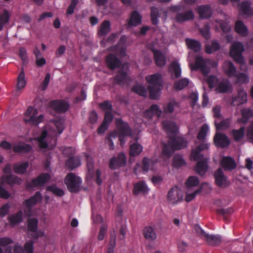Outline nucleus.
<instances>
[{"label": "nucleus", "mask_w": 253, "mask_h": 253, "mask_svg": "<svg viewBox=\"0 0 253 253\" xmlns=\"http://www.w3.org/2000/svg\"><path fill=\"white\" fill-rule=\"evenodd\" d=\"M162 125L169 137L168 144L163 143L161 157L166 160L171 157L174 150L185 147L187 142L183 138L176 136L177 127L174 122L165 121L162 122Z\"/></svg>", "instance_id": "f257e3e1"}, {"label": "nucleus", "mask_w": 253, "mask_h": 253, "mask_svg": "<svg viewBox=\"0 0 253 253\" xmlns=\"http://www.w3.org/2000/svg\"><path fill=\"white\" fill-rule=\"evenodd\" d=\"M64 129L63 120L55 121L46 126L40 137L36 138L41 149H53L56 145L55 137L57 134H61Z\"/></svg>", "instance_id": "f03ea898"}, {"label": "nucleus", "mask_w": 253, "mask_h": 253, "mask_svg": "<svg viewBox=\"0 0 253 253\" xmlns=\"http://www.w3.org/2000/svg\"><path fill=\"white\" fill-rule=\"evenodd\" d=\"M145 80L149 84L148 89L151 99H156L160 96V93L163 87V79L162 75L156 73L148 75Z\"/></svg>", "instance_id": "7ed1b4c3"}, {"label": "nucleus", "mask_w": 253, "mask_h": 253, "mask_svg": "<svg viewBox=\"0 0 253 253\" xmlns=\"http://www.w3.org/2000/svg\"><path fill=\"white\" fill-rule=\"evenodd\" d=\"M209 147L208 143L202 144L192 151L191 158L195 161L199 160L195 167V171L201 175H203L206 173L208 169V165L206 160L200 161L203 159V156L200 154V152L203 150L208 149Z\"/></svg>", "instance_id": "20e7f679"}, {"label": "nucleus", "mask_w": 253, "mask_h": 253, "mask_svg": "<svg viewBox=\"0 0 253 253\" xmlns=\"http://www.w3.org/2000/svg\"><path fill=\"white\" fill-rule=\"evenodd\" d=\"M192 70H199L202 74L206 76L211 71V67H216V62L210 59H205L202 56L198 55L195 58V62L189 65Z\"/></svg>", "instance_id": "39448f33"}, {"label": "nucleus", "mask_w": 253, "mask_h": 253, "mask_svg": "<svg viewBox=\"0 0 253 253\" xmlns=\"http://www.w3.org/2000/svg\"><path fill=\"white\" fill-rule=\"evenodd\" d=\"M65 183L69 191L77 193L81 189L82 179L80 177L71 172L66 176Z\"/></svg>", "instance_id": "423d86ee"}, {"label": "nucleus", "mask_w": 253, "mask_h": 253, "mask_svg": "<svg viewBox=\"0 0 253 253\" xmlns=\"http://www.w3.org/2000/svg\"><path fill=\"white\" fill-rule=\"evenodd\" d=\"M38 110L31 106L28 107L25 113L24 121L32 125H38L43 120V116L42 114L37 116Z\"/></svg>", "instance_id": "0eeeda50"}, {"label": "nucleus", "mask_w": 253, "mask_h": 253, "mask_svg": "<svg viewBox=\"0 0 253 253\" xmlns=\"http://www.w3.org/2000/svg\"><path fill=\"white\" fill-rule=\"evenodd\" d=\"M116 122L119 129L118 136L119 140L120 141L121 145L123 146L125 143L124 137L130 136L132 138V134L127 124L124 122L120 119H117Z\"/></svg>", "instance_id": "6e6552de"}, {"label": "nucleus", "mask_w": 253, "mask_h": 253, "mask_svg": "<svg viewBox=\"0 0 253 253\" xmlns=\"http://www.w3.org/2000/svg\"><path fill=\"white\" fill-rule=\"evenodd\" d=\"M244 50L243 44L240 42H235L230 48V55L237 63L243 65L245 63L242 52Z\"/></svg>", "instance_id": "1a4fd4ad"}, {"label": "nucleus", "mask_w": 253, "mask_h": 253, "mask_svg": "<svg viewBox=\"0 0 253 253\" xmlns=\"http://www.w3.org/2000/svg\"><path fill=\"white\" fill-rule=\"evenodd\" d=\"M183 198V194L182 190L177 186L171 188L167 195L169 202L172 204H176L180 202L182 200Z\"/></svg>", "instance_id": "9d476101"}, {"label": "nucleus", "mask_w": 253, "mask_h": 253, "mask_svg": "<svg viewBox=\"0 0 253 253\" xmlns=\"http://www.w3.org/2000/svg\"><path fill=\"white\" fill-rule=\"evenodd\" d=\"M214 178L215 184L221 188H225L230 184V180L224 175L221 168L218 169L214 172Z\"/></svg>", "instance_id": "9b49d317"}, {"label": "nucleus", "mask_w": 253, "mask_h": 253, "mask_svg": "<svg viewBox=\"0 0 253 253\" xmlns=\"http://www.w3.org/2000/svg\"><path fill=\"white\" fill-rule=\"evenodd\" d=\"M247 101V93L243 88L238 89L237 95L232 96L231 104L234 106H238Z\"/></svg>", "instance_id": "f8f14e48"}, {"label": "nucleus", "mask_w": 253, "mask_h": 253, "mask_svg": "<svg viewBox=\"0 0 253 253\" xmlns=\"http://www.w3.org/2000/svg\"><path fill=\"white\" fill-rule=\"evenodd\" d=\"M128 69L127 64L123 65L121 71H120L114 78L115 84H123L129 80V77L127 74Z\"/></svg>", "instance_id": "ddd939ff"}, {"label": "nucleus", "mask_w": 253, "mask_h": 253, "mask_svg": "<svg viewBox=\"0 0 253 253\" xmlns=\"http://www.w3.org/2000/svg\"><path fill=\"white\" fill-rule=\"evenodd\" d=\"M214 141L216 146L222 148L229 145L230 140L224 133L216 132L214 137Z\"/></svg>", "instance_id": "4468645a"}, {"label": "nucleus", "mask_w": 253, "mask_h": 253, "mask_svg": "<svg viewBox=\"0 0 253 253\" xmlns=\"http://www.w3.org/2000/svg\"><path fill=\"white\" fill-rule=\"evenodd\" d=\"M222 70L224 73L229 78H233L237 76L236 68L230 61H226L224 62Z\"/></svg>", "instance_id": "2eb2a0df"}, {"label": "nucleus", "mask_w": 253, "mask_h": 253, "mask_svg": "<svg viewBox=\"0 0 253 253\" xmlns=\"http://www.w3.org/2000/svg\"><path fill=\"white\" fill-rule=\"evenodd\" d=\"M51 109L56 112L61 113L66 111L69 108V104L63 100H54L50 103Z\"/></svg>", "instance_id": "dca6fc26"}, {"label": "nucleus", "mask_w": 253, "mask_h": 253, "mask_svg": "<svg viewBox=\"0 0 253 253\" xmlns=\"http://www.w3.org/2000/svg\"><path fill=\"white\" fill-rule=\"evenodd\" d=\"M38 220L35 218H31L28 220V229L32 231L33 233L31 235V236L37 239L39 237L42 236L43 235V233L42 232H37V228H38Z\"/></svg>", "instance_id": "f3484780"}, {"label": "nucleus", "mask_w": 253, "mask_h": 253, "mask_svg": "<svg viewBox=\"0 0 253 253\" xmlns=\"http://www.w3.org/2000/svg\"><path fill=\"white\" fill-rule=\"evenodd\" d=\"M232 89V85L229 81L227 80L223 79L219 82L215 88V91L218 93H226L231 91Z\"/></svg>", "instance_id": "a211bd4d"}, {"label": "nucleus", "mask_w": 253, "mask_h": 253, "mask_svg": "<svg viewBox=\"0 0 253 253\" xmlns=\"http://www.w3.org/2000/svg\"><path fill=\"white\" fill-rule=\"evenodd\" d=\"M139 137L136 136L134 138V142L133 140L130 141L131 143L130 145V155L132 156H136L138 155L142 151L143 147L138 143H137Z\"/></svg>", "instance_id": "6ab92c4d"}, {"label": "nucleus", "mask_w": 253, "mask_h": 253, "mask_svg": "<svg viewBox=\"0 0 253 253\" xmlns=\"http://www.w3.org/2000/svg\"><path fill=\"white\" fill-rule=\"evenodd\" d=\"M194 14L192 11L188 10L182 13H178L175 17V19L178 23H182L186 21H188L194 19Z\"/></svg>", "instance_id": "aec40b11"}, {"label": "nucleus", "mask_w": 253, "mask_h": 253, "mask_svg": "<svg viewBox=\"0 0 253 253\" xmlns=\"http://www.w3.org/2000/svg\"><path fill=\"white\" fill-rule=\"evenodd\" d=\"M211 189V186L209 184L207 183H204L201 185V186L200 189L195 191L193 193L190 194H187L186 195L185 200L186 202H189L192 201L193 199L195 198L196 196L201 192L202 191L205 190L207 192H208V190H210Z\"/></svg>", "instance_id": "412c9836"}, {"label": "nucleus", "mask_w": 253, "mask_h": 253, "mask_svg": "<svg viewBox=\"0 0 253 253\" xmlns=\"http://www.w3.org/2000/svg\"><path fill=\"white\" fill-rule=\"evenodd\" d=\"M50 178L47 173H43L40 175L37 178L33 179L30 184V187L41 186L46 183Z\"/></svg>", "instance_id": "4be33fe9"}, {"label": "nucleus", "mask_w": 253, "mask_h": 253, "mask_svg": "<svg viewBox=\"0 0 253 253\" xmlns=\"http://www.w3.org/2000/svg\"><path fill=\"white\" fill-rule=\"evenodd\" d=\"M220 165L226 170H231L236 167L235 161L229 157H223L220 162Z\"/></svg>", "instance_id": "5701e85b"}, {"label": "nucleus", "mask_w": 253, "mask_h": 253, "mask_svg": "<svg viewBox=\"0 0 253 253\" xmlns=\"http://www.w3.org/2000/svg\"><path fill=\"white\" fill-rule=\"evenodd\" d=\"M142 234L145 239L149 241H153L157 237L155 230L151 226L145 227L143 229Z\"/></svg>", "instance_id": "b1692460"}, {"label": "nucleus", "mask_w": 253, "mask_h": 253, "mask_svg": "<svg viewBox=\"0 0 253 253\" xmlns=\"http://www.w3.org/2000/svg\"><path fill=\"white\" fill-rule=\"evenodd\" d=\"M42 199V196L41 193L40 192H37L34 196L25 200L24 204L26 205L27 208H31L41 201Z\"/></svg>", "instance_id": "393cba45"}, {"label": "nucleus", "mask_w": 253, "mask_h": 253, "mask_svg": "<svg viewBox=\"0 0 253 253\" xmlns=\"http://www.w3.org/2000/svg\"><path fill=\"white\" fill-rule=\"evenodd\" d=\"M154 59L156 65L159 67H163L166 64L165 56L159 50L153 49Z\"/></svg>", "instance_id": "a878e982"}, {"label": "nucleus", "mask_w": 253, "mask_h": 253, "mask_svg": "<svg viewBox=\"0 0 253 253\" xmlns=\"http://www.w3.org/2000/svg\"><path fill=\"white\" fill-rule=\"evenodd\" d=\"M106 62L107 66L111 69L118 67L121 63L120 60L112 54L106 56Z\"/></svg>", "instance_id": "bb28decb"}, {"label": "nucleus", "mask_w": 253, "mask_h": 253, "mask_svg": "<svg viewBox=\"0 0 253 253\" xmlns=\"http://www.w3.org/2000/svg\"><path fill=\"white\" fill-rule=\"evenodd\" d=\"M21 182V179L18 177L17 176L9 174L8 175H3L1 180V183H7L9 184H19Z\"/></svg>", "instance_id": "cd10ccee"}, {"label": "nucleus", "mask_w": 253, "mask_h": 253, "mask_svg": "<svg viewBox=\"0 0 253 253\" xmlns=\"http://www.w3.org/2000/svg\"><path fill=\"white\" fill-rule=\"evenodd\" d=\"M231 123V119L230 118L224 119L220 122H218L217 119H215L214 121V124L217 130H223L228 129L230 127Z\"/></svg>", "instance_id": "c85d7f7f"}, {"label": "nucleus", "mask_w": 253, "mask_h": 253, "mask_svg": "<svg viewBox=\"0 0 253 253\" xmlns=\"http://www.w3.org/2000/svg\"><path fill=\"white\" fill-rule=\"evenodd\" d=\"M13 151L18 153H27L32 150V147L29 144L20 142L13 146Z\"/></svg>", "instance_id": "c756f323"}, {"label": "nucleus", "mask_w": 253, "mask_h": 253, "mask_svg": "<svg viewBox=\"0 0 253 253\" xmlns=\"http://www.w3.org/2000/svg\"><path fill=\"white\" fill-rule=\"evenodd\" d=\"M240 14L246 16L253 15V9L250 7V3L248 1L242 2L240 5Z\"/></svg>", "instance_id": "7c9ffc66"}, {"label": "nucleus", "mask_w": 253, "mask_h": 253, "mask_svg": "<svg viewBox=\"0 0 253 253\" xmlns=\"http://www.w3.org/2000/svg\"><path fill=\"white\" fill-rule=\"evenodd\" d=\"M200 17L202 18H209L211 15V10L208 5H202L197 8Z\"/></svg>", "instance_id": "2f4dec72"}, {"label": "nucleus", "mask_w": 253, "mask_h": 253, "mask_svg": "<svg viewBox=\"0 0 253 253\" xmlns=\"http://www.w3.org/2000/svg\"><path fill=\"white\" fill-rule=\"evenodd\" d=\"M111 31V23L108 20L104 21L101 24L98 31V34L100 36H105Z\"/></svg>", "instance_id": "473e14b6"}, {"label": "nucleus", "mask_w": 253, "mask_h": 253, "mask_svg": "<svg viewBox=\"0 0 253 253\" xmlns=\"http://www.w3.org/2000/svg\"><path fill=\"white\" fill-rule=\"evenodd\" d=\"M185 42L188 47L195 52H198L201 50V45L198 41L191 39H186Z\"/></svg>", "instance_id": "72a5a7b5"}, {"label": "nucleus", "mask_w": 253, "mask_h": 253, "mask_svg": "<svg viewBox=\"0 0 253 253\" xmlns=\"http://www.w3.org/2000/svg\"><path fill=\"white\" fill-rule=\"evenodd\" d=\"M205 239L207 243L212 246H217L221 242V237L219 235H210L207 234Z\"/></svg>", "instance_id": "f704fd0d"}, {"label": "nucleus", "mask_w": 253, "mask_h": 253, "mask_svg": "<svg viewBox=\"0 0 253 253\" xmlns=\"http://www.w3.org/2000/svg\"><path fill=\"white\" fill-rule=\"evenodd\" d=\"M235 28L236 32L242 36H246L248 34L247 27L241 21H237L236 22Z\"/></svg>", "instance_id": "c9c22d12"}, {"label": "nucleus", "mask_w": 253, "mask_h": 253, "mask_svg": "<svg viewBox=\"0 0 253 253\" xmlns=\"http://www.w3.org/2000/svg\"><path fill=\"white\" fill-rule=\"evenodd\" d=\"M148 189L146 184L142 181L138 182L134 185L133 193L135 195H137L139 193H147Z\"/></svg>", "instance_id": "e433bc0d"}, {"label": "nucleus", "mask_w": 253, "mask_h": 253, "mask_svg": "<svg viewBox=\"0 0 253 253\" xmlns=\"http://www.w3.org/2000/svg\"><path fill=\"white\" fill-rule=\"evenodd\" d=\"M231 135L235 141H240L245 135V127H241L238 129H233L231 132Z\"/></svg>", "instance_id": "4c0bfd02"}, {"label": "nucleus", "mask_w": 253, "mask_h": 253, "mask_svg": "<svg viewBox=\"0 0 253 253\" xmlns=\"http://www.w3.org/2000/svg\"><path fill=\"white\" fill-rule=\"evenodd\" d=\"M203 81L208 84L210 88H212L215 86L216 87L219 83L218 79L214 75H210V76L205 78Z\"/></svg>", "instance_id": "58836bf2"}, {"label": "nucleus", "mask_w": 253, "mask_h": 253, "mask_svg": "<svg viewBox=\"0 0 253 253\" xmlns=\"http://www.w3.org/2000/svg\"><path fill=\"white\" fill-rule=\"evenodd\" d=\"M28 166L29 164L27 162L17 163L14 166V171L17 173L23 174L26 171Z\"/></svg>", "instance_id": "ea45409f"}, {"label": "nucleus", "mask_w": 253, "mask_h": 253, "mask_svg": "<svg viewBox=\"0 0 253 253\" xmlns=\"http://www.w3.org/2000/svg\"><path fill=\"white\" fill-rule=\"evenodd\" d=\"M141 18L139 14L137 12L134 11L131 15L130 18L128 22V24L130 26H136L141 23Z\"/></svg>", "instance_id": "a19ab883"}, {"label": "nucleus", "mask_w": 253, "mask_h": 253, "mask_svg": "<svg viewBox=\"0 0 253 253\" xmlns=\"http://www.w3.org/2000/svg\"><path fill=\"white\" fill-rule=\"evenodd\" d=\"M80 165V160L77 157L70 158L66 162V166L71 169H73Z\"/></svg>", "instance_id": "79ce46f5"}, {"label": "nucleus", "mask_w": 253, "mask_h": 253, "mask_svg": "<svg viewBox=\"0 0 253 253\" xmlns=\"http://www.w3.org/2000/svg\"><path fill=\"white\" fill-rule=\"evenodd\" d=\"M179 105L175 100H171L167 106L164 108V111L166 113H172L175 109L179 108Z\"/></svg>", "instance_id": "37998d69"}, {"label": "nucleus", "mask_w": 253, "mask_h": 253, "mask_svg": "<svg viewBox=\"0 0 253 253\" xmlns=\"http://www.w3.org/2000/svg\"><path fill=\"white\" fill-rule=\"evenodd\" d=\"M154 162L147 158H144L142 161V169L145 172L153 169Z\"/></svg>", "instance_id": "c03bdc74"}, {"label": "nucleus", "mask_w": 253, "mask_h": 253, "mask_svg": "<svg viewBox=\"0 0 253 253\" xmlns=\"http://www.w3.org/2000/svg\"><path fill=\"white\" fill-rule=\"evenodd\" d=\"M9 18V14L7 10H4L2 13H0V31L8 22Z\"/></svg>", "instance_id": "a18cd8bd"}, {"label": "nucleus", "mask_w": 253, "mask_h": 253, "mask_svg": "<svg viewBox=\"0 0 253 253\" xmlns=\"http://www.w3.org/2000/svg\"><path fill=\"white\" fill-rule=\"evenodd\" d=\"M170 70L172 75H174L176 78L181 76V68L180 65L176 62H173L170 66Z\"/></svg>", "instance_id": "49530a36"}, {"label": "nucleus", "mask_w": 253, "mask_h": 253, "mask_svg": "<svg viewBox=\"0 0 253 253\" xmlns=\"http://www.w3.org/2000/svg\"><path fill=\"white\" fill-rule=\"evenodd\" d=\"M26 85V81L25 80V74L22 70L19 73L17 78V88L18 90L21 89L24 87Z\"/></svg>", "instance_id": "de8ad7c7"}, {"label": "nucleus", "mask_w": 253, "mask_h": 253, "mask_svg": "<svg viewBox=\"0 0 253 253\" xmlns=\"http://www.w3.org/2000/svg\"><path fill=\"white\" fill-rule=\"evenodd\" d=\"M22 212L21 211L9 217V221L12 225H15L22 221Z\"/></svg>", "instance_id": "09e8293b"}, {"label": "nucleus", "mask_w": 253, "mask_h": 253, "mask_svg": "<svg viewBox=\"0 0 253 253\" xmlns=\"http://www.w3.org/2000/svg\"><path fill=\"white\" fill-rule=\"evenodd\" d=\"M220 44L216 41L213 42L211 45H207L205 48L206 53L210 54L220 48Z\"/></svg>", "instance_id": "8fccbe9b"}, {"label": "nucleus", "mask_w": 253, "mask_h": 253, "mask_svg": "<svg viewBox=\"0 0 253 253\" xmlns=\"http://www.w3.org/2000/svg\"><path fill=\"white\" fill-rule=\"evenodd\" d=\"M189 84V80L187 79H182L176 82L174 87L176 90H182Z\"/></svg>", "instance_id": "3c124183"}, {"label": "nucleus", "mask_w": 253, "mask_h": 253, "mask_svg": "<svg viewBox=\"0 0 253 253\" xmlns=\"http://www.w3.org/2000/svg\"><path fill=\"white\" fill-rule=\"evenodd\" d=\"M199 184L198 178L195 176H190L187 180L186 186L188 188L197 186Z\"/></svg>", "instance_id": "603ef678"}, {"label": "nucleus", "mask_w": 253, "mask_h": 253, "mask_svg": "<svg viewBox=\"0 0 253 253\" xmlns=\"http://www.w3.org/2000/svg\"><path fill=\"white\" fill-rule=\"evenodd\" d=\"M132 90L137 93L138 94L142 96H146L147 94V91L146 88L142 85H136L132 88Z\"/></svg>", "instance_id": "864d4df0"}, {"label": "nucleus", "mask_w": 253, "mask_h": 253, "mask_svg": "<svg viewBox=\"0 0 253 253\" xmlns=\"http://www.w3.org/2000/svg\"><path fill=\"white\" fill-rule=\"evenodd\" d=\"M242 118L241 121L246 123L253 116V112L249 109L245 108L242 110Z\"/></svg>", "instance_id": "5fc2aeb1"}, {"label": "nucleus", "mask_w": 253, "mask_h": 253, "mask_svg": "<svg viewBox=\"0 0 253 253\" xmlns=\"http://www.w3.org/2000/svg\"><path fill=\"white\" fill-rule=\"evenodd\" d=\"M159 15V9L154 6L151 7V19L152 23L154 25H157L158 23V17Z\"/></svg>", "instance_id": "6e6d98bb"}, {"label": "nucleus", "mask_w": 253, "mask_h": 253, "mask_svg": "<svg viewBox=\"0 0 253 253\" xmlns=\"http://www.w3.org/2000/svg\"><path fill=\"white\" fill-rule=\"evenodd\" d=\"M185 164V161L182 159L181 156L176 155L174 157L173 159V165L175 167L179 168Z\"/></svg>", "instance_id": "4d7b16f0"}, {"label": "nucleus", "mask_w": 253, "mask_h": 253, "mask_svg": "<svg viewBox=\"0 0 253 253\" xmlns=\"http://www.w3.org/2000/svg\"><path fill=\"white\" fill-rule=\"evenodd\" d=\"M209 126L207 124H204L201 128V130L197 136V138L199 140H203L207 135V133L209 130Z\"/></svg>", "instance_id": "13d9d810"}, {"label": "nucleus", "mask_w": 253, "mask_h": 253, "mask_svg": "<svg viewBox=\"0 0 253 253\" xmlns=\"http://www.w3.org/2000/svg\"><path fill=\"white\" fill-rule=\"evenodd\" d=\"M46 190L51 192L53 194L58 196H62L64 194L63 191L55 185L47 187Z\"/></svg>", "instance_id": "bf43d9fd"}, {"label": "nucleus", "mask_w": 253, "mask_h": 253, "mask_svg": "<svg viewBox=\"0 0 253 253\" xmlns=\"http://www.w3.org/2000/svg\"><path fill=\"white\" fill-rule=\"evenodd\" d=\"M4 253H24L23 248L21 246L15 245L13 248L8 246Z\"/></svg>", "instance_id": "052dcab7"}, {"label": "nucleus", "mask_w": 253, "mask_h": 253, "mask_svg": "<svg viewBox=\"0 0 253 253\" xmlns=\"http://www.w3.org/2000/svg\"><path fill=\"white\" fill-rule=\"evenodd\" d=\"M235 77L237 79V82L240 84H246L249 81V78L244 73H237V76Z\"/></svg>", "instance_id": "680f3d73"}, {"label": "nucleus", "mask_w": 253, "mask_h": 253, "mask_svg": "<svg viewBox=\"0 0 253 253\" xmlns=\"http://www.w3.org/2000/svg\"><path fill=\"white\" fill-rule=\"evenodd\" d=\"M79 3V0H72L71 3L69 5L67 12L66 14L67 15H71L74 12V9L77 4Z\"/></svg>", "instance_id": "e2e57ef3"}, {"label": "nucleus", "mask_w": 253, "mask_h": 253, "mask_svg": "<svg viewBox=\"0 0 253 253\" xmlns=\"http://www.w3.org/2000/svg\"><path fill=\"white\" fill-rule=\"evenodd\" d=\"M210 30V28L208 24L205 25L203 28L200 29L201 33L206 39H209L211 37Z\"/></svg>", "instance_id": "0e129e2a"}, {"label": "nucleus", "mask_w": 253, "mask_h": 253, "mask_svg": "<svg viewBox=\"0 0 253 253\" xmlns=\"http://www.w3.org/2000/svg\"><path fill=\"white\" fill-rule=\"evenodd\" d=\"M150 110L153 115H156L158 117H159L162 114V111L157 105H152Z\"/></svg>", "instance_id": "69168bd1"}, {"label": "nucleus", "mask_w": 253, "mask_h": 253, "mask_svg": "<svg viewBox=\"0 0 253 253\" xmlns=\"http://www.w3.org/2000/svg\"><path fill=\"white\" fill-rule=\"evenodd\" d=\"M117 161L118 162V165H119V166H124L126 162V157L125 154L123 153L119 154L118 158H117Z\"/></svg>", "instance_id": "338daca9"}, {"label": "nucleus", "mask_w": 253, "mask_h": 253, "mask_svg": "<svg viewBox=\"0 0 253 253\" xmlns=\"http://www.w3.org/2000/svg\"><path fill=\"white\" fill-rule=\"evenodd\" d=\"M246 136L250 141L253 143V123L248 127Z\"/></svg>", "instance_id": "774afa93"}]
</instances>
